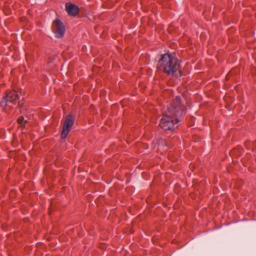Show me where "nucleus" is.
<instances>
[{
    "label": "nucleus",
    "mask_w": 256,
    "mask_h": 256,
    "mask_svg": "<svg viewBox=\"0 0 256 256\" xmlns=\"http://www.w3.org/2000/svg\"><path fill=\"white\" fill-rule=\"evenodd\" d=\"M185 112V106L182 104L180 98L176 96L163 112L164 116L160 120V126L166 130H174L178 126V118Z\"/></svg>",
    "instance_id": "obj_1"
},
{
    "label": "nucleus",
    "mask_w": 256,
    "mask_h": 256,
    "mask_svg": "<svg viewBox=\"0 0 256 256\" xmlns=\"http://www.w3.org/2000/svg\"><path fill=\"white\" fill-rule=\"evenodd\" d=\"M180 62L169 54H162L158 61V68L168 76H181Z\"/></svg>",
    "instance_id": "obj_2"
},
{
    "label": "nucleus",
    "mask_w": 256,
    "mask_h": 256,
    "mask_svg": "<svg viewBox=\"0 0 256 256\" xmlns=\"http://www.w3.org/2000/svg\"><path fill=\"white\" fill-rule=\"evenodd\" d=\"M18 99V96L15 90H8L4 94L0 102V106L6 112L8 108H10L12 104Z\"/></svg>",
    "instance_id": "obj_3"
},
{
    "label": "nucleus",
    "mask_w": 256,
    "mask_h": 256,
    "mask_svg": "<svg viewBox=\"0 0 256 256\" xmlns=\"http://www.w3.org/2000/svg\"><path fill=\"white\" fill-rule=\"evenodd\" d=\"M74 117L71 114H68L64 122L61 137L65 138L68 135L71 128L74 124Z\"/></svg>",
    "instance_id": "obj_4"
},
{
    "label": "nucleus",
    "mask_w": 256,
    "mask_h": 256,
    "mask_svg": "<svg viewBox=\"0 0 256 256\" xmlns=\"http://www.w3.org/2000/svg\"><path fill=\"white\" fill-rule=\"evenodd\" d=\"M52 28L58 38H62L65 32V27L60 20H56L54 22Z\"/></svg>",
    "instance_id": "obj_5"
},
{
    "label": "nucleus",
    "mask_w": 256,
    "mask_h": 256,
    "mask_svg": "<svg viewBox=\"0 0 256 256\" xmlns=\"http://www.w3.org/2000/svg\"><path fill=\"white\" fill-rule=\"evenodd\" d=\"M66 10L70 16H76L78 12L79 8L75 4L67 2L66 4Z\"/></svg>",
    "instance_id": "obj_6"
},
{
    "label": "nucleus",
    "mask_w": 256,
    "mask_h": 256,
    "mask_svg": "<svg viewBox=\"0 0 256 256\" xmlns=\"http://www.w3.org/2000/svg\"><path fill=\"white\" fill-rule=\"evenodd\" d=\"M23 120H24V118L22 116H20V117L18 119V122L20 124H22V122H23Z\"/></svg>",
    "instance_id": "obj_7"
}]
</instances>
